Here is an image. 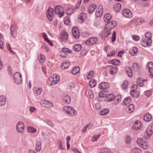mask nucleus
Segmentation results:
<instances>
[{"label": "nucleus", "mask_w": 153, "mask_h": 153, "mask_svg": "<svg viewBox=\"0 0 153 153\" xmlns=\"http://www.w3.org/2000/svg\"><path fill=\"white\" fill-rule=\"evenodd\" d=\"M122 13L123 16L127 18H130L132 16L131 12L127 9H124L123 10Z\"/></svg>", "instance_id": "9"}, {"label": "nucleus", "mask_w": 153, "mask_h": 153, "mask_svg": "<svg viewBox=\"0 0 153 153\" xmlns=\"http://www.w3.org/2000/svg\"><path fill=\"white\" fill-rule=\"evenodd\" d=\"M97 42V38L91 37L87 40L85 42L86 44L88 46L93 45L95 44Z\"/></svg>", "instance_id": "11"}, {"label": "nucleus", "mask_w": 153, "mask_h": 153, "mask_svg": "<svg viewBox=\"0 0 153 153\" xmlns=\"http://www.w3.org/2000/svg\"><path fill=\"white\" fill-rule=\"evenodd\" d=\"M63 109L68 115L73 116H76L77 114L76 111L71 106L65 105Z\"/></svg>", "instance_id": "3"}, {"label": "nucleus", "mask_w": 153, "mask_h": 153, "mask_svg": "<svg viewBox=\"0 0 153 153\" xmlns=\"http://www.w3.org/2000/svg\"><path fill=\"white\" fill-rule=\"evenodd\" d=\"M147 134L148 136H150L153 133V122L146 129Z\"/></svg>", "instance_id": "16"}, {"label": "nucleus", "mask_w": 153, "mask_h": 153, "mask_svg": "<svg viewBox=\"0 0 153 153\" xmlns=\"http://www.w3.org/2000/svg\"><path fill=\"white\" fill-rule=\"evenodd\" d=\"M108 63L115 65H119L120 64V61L116 59L110 60L108 61Z\"/></svg>", "instance_id": "25"}, {"label": "nucleus", "mask_w": 153, "mask_h": 153, "mask_svg": "<svg viewBox=\"0 0 153 153\" xmlns=\"http://www.w3.org/2000/svg\"><path fill=\"white\" fill-rule=\"evenodd\" d=\"M68 85V87L70 88H73L75 86V84L72 82L69 83Z\"/></svg>", "instance_id": "64"}, {"label": "nucleus", "mask_w": 153, "mask_h": 153, "mask_svg": "<svg viewBox=\"0 0 153 153\" xmlns=\"http://www.w3.org/2000/svg\"><path fill=\"white\" fill-rule=\"evenodd\" d=\"M59 77L56 74H53L52 76L49 77L47 82L49 85H53L58 83L59 81Z\"/></svg>", "instance_id": "2"}, {"label": "nucleus", "mask_w": 153, "mask_h": 153, "mask_svg": "<svg viewBox=\"0 0 153 153\" xmlns=\"http://www.w3.org/2000/svg\"><path fill=\"white\" fill-rule=\"evenodd\" d=\"M134 109V108L133 105L130 104L126 108V111L128 113H130L133 111Z\"/></svg>", "instance_id": "20"}, {"label": "nucleus", "mask_w": 153, "mask_h": 153, "mask_svg": "<svg viewBox=\"0 0 153 153\" xmlns=\"http://www.w3.org/2000/svg\"><path fill=\"white\" fill-rule=\"evenodd\" d=\"M152 116L151 114L147 113L146 114L144 117V120L148 122L151 120Z\"/></svg>", "instance_id": "36"}, {"label": "nucleus", "mask_w": 153, "mask_h": 153, "mask_svg": "<svg viewBox=\"0 0 153 153\" xmlns=\"http://www.w3.org/2000/svg\"><path fill=\"white\" fill-rule=\"evenodd\" d=\"M64 23L67 25H68L70 22V21L69 18L68 17H65L64 18Z\"/></svg>", "instance_id": "55"}, {"label": "nucleus", "mask_w": 153, "mask_h": 153, "mask_svg": "<svg viewBox=\"0 0 153 153\" xmlns=\"http://www.w3.org/2000/svg\"><path fill=\"white\" fill-rule=\"evenodd\" d=\"M72 32L74 38L77 39L80 36V33L78 29L76 27H74L72 29Z\"/></svg>", "instance_id": "15"}, {"label": "nucleus", "mask_w": 153, "mask_h": 153, "mask_svg": "<svg viewBox=\"0 0 153 153\" xmlns=\"http://www.w3.org/2000/svg\"><path fill=\"white\" fill-rule=\"evenodd\" d=\"M33 90L34 91L35 94L37 95H39L42 92V90L41 88H39L36 87H34Z\"/></svg>", "instance_id": "27"}, {"label": "nucleus", "mask_w": 153, "mask_h": 153, "mask_svg": "<svg viewBox=\"0 0 153 153\" xmlns=\"http://www.w3.org/2000/svg\"><path fill=\"white\" fill-rule=\"evenodd\" d=\"M137 52L138 49L136 47H134L129 50L130 53L132 55H135Z\"/></svg>", "instance_id": "38"}, {"label": "nucleus", "mask_w": 153, "mask_h": 153, "mask_svg": "<svg viewBox=\"0 0 153 153\" xmlns=\"http://www.w3.org/2000/svg\"><path fill=\"white\" fill-rule=\"evenodd\" d=\"M132 128L136 130H138L140 129L142 127V123L138 120L134 122L132 124Z\"/></svg>", "instance_id": "10"}, {"label": "nucleus", "mask_w": 153, "mask_h": 153, "mask_svg": "<svg viewBox=\"0 0 153 153\" xmlns=\"http://www.w3.org/2000/svg\"><path fill=\"white\" fill-rule=\"evenodd\" d=\"M114 98V95L112 94H110L107 95L106 98L107 99L108 101H112Z\"/></svg>", "instance_id": "47"}, {"label": "nucleus", "mask_w": 153, "mask_h": 153, "mask_svg": "<svg viewBox=\"0 0 153 153\" xmlns=\"http://www.w3.org/2000/svg\"><path fill=\"white\" fill-rule=\"evenodd\" d=\"M68 33L66 32H63L61 35V38L62 41L65 42L67 40Z\"/></svg>", "instance_id": "21"}, {"label": "nucleus", "mask_w": 153, "mask_h": 153, "mask_svg": "<svg viewBox=\"0 0 153 153\" xmlns=\"http://www.w3.org/2000/svg\"><path fill=\"white\" fill-rule=\"evenodd\" d=\"M141 45L144 47H146L147 46H150L152 43L149 42V41H147L146 40L142 39V41L141 42Z\"/></svg>", "instance_id": "23"}, {"label": "nucleus", "mask_w": 153, "mask_h": 153, "mask_svg": "<svg viewBox=\"0 0 153 153\" xmlns=\"http://www.w3.org/2000/svg\"><path fill=\"white\" fill-rule=\"evenodd\" d=\"M145 37L149 41V42L152 43V40L151 39L152 37V35L151 32H148L145 34Z\"/></svg>", "instance_id": "32"}, {"label": "nucleus", "mask_w": 153, "mask_h": 153, "mask_svg": "<svg viewBox=\"0 0 153 153\" xmlns=\"http://www.w3.org/2000/svg\"><path fill=\"white\" fill-rule=\"evenodd\" d=\"M94 72L91 71L88 72L87 75V78L88 79H90L92 78L94 76Z\"/></svg>", "instance_id": "48"}, {"label": "nucleus", "mask_w": 153, "mask_h": 153, "mask_svg": "<svg viewBox=\"0 0 153 153\" xmlns=\"http://www.w3.org/2000/svg\"><path fill=\"white\" fill-rule=\"evenodd\" d=\"M55 11L56 13L59 16V17H62L64 14L63 8L60 6L56 7L55 8Z\"/></svg>", "instance_id": "7"}, {"label": "nucleus", "mask_w": 153, "mask_h": 153, "mask_svg": "<svg viewBox=\"0 0 153 153\" xmlns=\"http://www.w3.org/2000/svg\"><path fill=\"white\" fill-rule=\"evenodd\" d=\"M117 68L116 67L112 66L110 69V74L112 75H114L117 72Z\"/></svg>", "instance_id": "35"}, {"label": "nucleus", "mask_w": 153, "mask_h": 153, "mask_svg": "<svg viewBox=\"0 0 153 153\" xmlns=\"http://www.w3.org/2000/svg\"><path fill=\"white\" fill-rule=\"evenodd\" d=\"M109 87V84L105 82L101 83L99 85V88L101 89H105L108 88Z\"/></svg>", "instance_id": "18"}, {"label": "nucleus", "mask_w": 153, "mask_h": 153, "mask_svg": "<svg viewBox=\"0 0 153 153\" xmlns=\"http://www.w3.org/2000/svg\"><path fill=\"white\" fill-rule=\"evenodd\" d=\"M133 153H143L141 150L138 148L134 147L132 149Z\"/></svg>", "instance_id": "54"}, {"label": "nucleus", "mask_w": 153, "mask_h": 153, "mask_svg": "<svg viewBox=\"0 0 153 153\" xmlns=\"http://www.w3.org/2000/svg\"><path fill=\"white\" fill-rule=\"evenodd\" d=\"M146 0H137V2L142 7L147 6L148 5L146 1Z\"/></svg>", "instance_id": "31"}, {"label": "nucleus", "mask_w": 153, "mask_h": 153, "mask_svg": "<svg viewBox=\"0 0 153 153\" xmlns=\"http://www.w3.org/2000/svg\"><path fill=\"white\" fill-rule=\"evenodd\" d=\"M125 141L127 143H130L131 140L129 136H126L125 137Z\"/></svg>", "instance_id": "61"}, {"label": "nucleus", "mask_w": 153, "mask_h": 153, "mask_svg": "<svg viewBox=\"0 0 153 153\" xmlns=\"http://www.w3.org/2000/svg\"><path fill=\"white\" fill-rule=\"evenodd\" d=\"M121 99V96L120 95H118L114 97V99L115 100V104L116 105L120 101Z\"/></svg>", "instance_id": "37"}, {"label": "nucleus", "mask_w": 153, "mask_h": 153, "mask_svg": "<svg viewBox=\"0 0 153 153\" xmlns=\"http://www.w3.org/2000/svg\"><path fill=\"white\" fill-rule=\"evenodd\" d=\"M70 65L69 62L68 61H65L61 65V68L62 69H65L68 68Z\"/></svg>", "instance_id": "24"}, {"label": "nucleus", "mask_w": 153, "mask_h": 153, "mask_svg": "<svg viewBox=\"0 0 153 153\" xmlns=\"http://www.w3.org/2000/svg\"><path fill=\"white\" fill-rule=\"evenodd\" d=\"M130 94L133 97L137 98L139 97L140 93L138 91H130Z\"/></svg>", "instance_id": "30"}, {"label": "nucleus", "mask_w": 153, "mask_h": 153, "mask_svg": "<svg viewBox=\"0 0 153 153\" xmlns=\"http://www.w3.org/2000/svg\"><path fill=\"white\" fill-rule=\"evenodd\" d=\"M73 10L72 8H70L68 9L67 10L66 13L69 15H71L73 13Z\"/></svg>", "instance_id": "59"}, {"label": "nucleus", "mask_w": 153, "mask_h": 153, "mask_svg": "<svg viewBox=\"0 0 153 153\" xmlns=\"http://www.w3.org/2000/svg\"><path fill=\"white\" fill-rule=\"evenodd\" d=\"M96 84V81L95 79H91L89 83V85L91 88H93Z\"/></svg>", "instance_id": "42"}, {"label": "nucleus", "mask_w": 153, "mask_h": 153, "mask_svg": "<svg viewBox=\"0 0 153 153\" xmlns=\"http://www.w3.org/2000/svg\"><path fill=\"white\" fill-rule=\"evenodd\" d=\"M125 69L128 75L130 77H131L133 76V74L131 68L128 67H126Z\"/></svg>", "instance_id": "29"}, {"label": "nucleus", "mask_w": 153, "mask_h": 153, "mask_svg": "<svg viewBox=\"0 0 153 153\" xmlns=\"http://www.w3.org/2000/svg\"><path fill=\"white\" fill-rule=\"evenodd\" d=\"M111 16L110 14H105L104 16V20L105 22H107L111 19Z\"/></svg>", "instance_id": "43"}, {"label": "nucleus", "mask_w": 153, "mask_h": 153, "mask_svg": "<svg viewBox=\"0 0 153 153\" xmlns=\"http://www.w3.org/2000/svg\"><path fill=\"white\" fill-rule=\"evenodd\" d=\"M27 130L28 132L33 133L36 131V130L34 128L32 127H28Z\"/></svg>", "instance_id": "53"}, {"label": "nucleus", "mask_w": 153, "mask_h": 153, "mask_svg": "<svg viewBox=\"0 0 153 153\" xmlns=\"http://www.w3.org/2000/svg\"><path fill=\"white\" fill-rule=\"evenodd\" d=\"M81 45L79 44L75 45L74 46V50L76 52L79 51L81 49Z\"/></svg>", "instance_id": "44"}, {"label": "nucleus", "mask_w": 153, "mask_h": 153, "mask_svg": "<svg viewBox=\"0 0 153 153\" xmlns=\"http://www.w3.org/2000/svg\"><path fill=\"white\" fill-rule=\"evenodd\" d=\"M146 67L149 69V76L151 78H152L153 77V63L152 62H149Z\"/></svg>", "instance_id": "13"}, {"label": "nucleus", "mask_w": 153, "mask_h": 153, "mask_svg": "<svg viewBox=\"0 0 153 153\" xmlns=\"http://www.w3.org/2000/svg\"><path fill=\"white\" fill-rule=\"evenodd\" d=\"M109 111V110L108 109H104L100 111V114L101 115H104L107 114Z\"/></svg>", "instance_id": "49"}, {"label": "nucleus", "mask_w": 153, "mask_h": 153, "mask_svg": "<svg viewBox=\"0 0 153 153\" xmlns=\"http://www.w3.org/2000/svg\"><path fill=\"white\" fill-rule=\"evenodd\" d=\"M103 13V7L101 5H100L96 9L95 15L97 17L101 16Z\"/></svg>", "instance_id": "12"}, {"label": "nucleus", "mask_w": 153, "mask_h": 153, "mask_svg": "<svg viewBox=\"0 0 153 153\" xmlns=\"http://www.w3.org/2000/svg\"><path fill=\"white\" fill-rule=\"evenodd\" d=\"M100 136V134L98 135H94L91 138V140L92 142L96 141L97 140L98 138H99Z\"/></svg>", "instance_id": "50"}, {"label": "nucleus", "mask_w": 153, "mask_h": 153, "mask_svg": "<svg viewBox=\"0 0 153 153\" xmlns=\"http://www.w3.org/2000/svg\"><path fill=\"white\" fill-rule=\"evenodd\" d=\"M38 60L41 62H43L45 60V57L44 55L40 54L38 57Z\"/></svg>", "instance_id": "41"}, {"label": "nucleus", "mask_w": 153, "mask_h": 153, "mask_svg": "<svg viewBox=\"0 0 153 153\" xmlns=\"http://www.w3.org/2000/svg\"><path fill=\"white\" fill-rule=\"evenodd\" d=\"M96 6L94 4L90 5L88 8V11L90 13H92L96 8Z\"/></svg>", "instance_id": "26"}, {"label": "nucleus", "mask_w": 153, "mask_h": 153, "mask_svg": "<svg viewBox=\"0 0 153 153\" xmlns=\"http://www.w3.org/2000/svg\"><path fill=\"white\" fill-rule=\"evenodd\" d=\"M133 70L135 72H138L140 70V65L137 63H134L132 65Z\"/></svg>", "instance_id": "19"}, {"label": "nucleus", "mask_w": 153, "mask_h": 153, "mask_svg": "<svg viewBox=\"0 0 153 153\" xmlns=\"http://www.w3.org/2000/svg\"><path fill=\"white\" fill-rule=\"evenodd\" d=\"M87 17L86 14L84 13H81L79 15V19L82 21L85 20L86 19Z\"/></svg>", "instance_id": "33"}, {"label": "nucleus", "mask_w": 153, "mask_h": 153, "mask_svg": "<svg viewBox=\"0 0 153 153\" xmlns=\"http://www.w3.org/2000/svg\"><path fill=\"white\" fill-rule=\"evenodd\" d=\"M16 129L19 133H22L24 130V125L23 123L21 122H19L16 125Z\"/></svg>", "instance_id": "14"}, {"label": "nucleus", "mask_w": 153, "mask_h": 153, "mask_svg": "<svg viewBox=\"0 0 153 153\" xmlns=\"http://www.w3.org/2000/svg\"><path fill=\"white\" fill-rule=\"evenodd\" d=\"M133 39L135 41H137L140 39V37L139 36L136 35H134L132 36Z\"/></svg>", "instance_id": "62"}, {"label": "nucleus", "mask_w": 153, "mask_h": 153, "mask_svg": "<svg viewBox=\"0 0 153 153\" xmlns=\"http://www.w3.org/2000/svg\"><path fill=\"white\" fill-rule=\"evenodd\" d=\"M42 107L48 108H51L53 107L52 103L48 101L42 100L40 102Z\"/></svg>", "instance_id": "6"}, {"label": "nucleus", "mask_w": 153, "mask_h": 153, "mask_svg": "<svg viewBox=\"0 0 153 153\" xmlns=\"http://www.w3.org/2000/svg\"><path fill=\"white\" fill-rule=\"evenodd\" d=\"M116 33L115 31L113 32L111 37V41L112 42H114L116 40Z\"/></svg>", "instance_id": "57"}, {"label": "nucleus", "mask_w": 153, "mask_h": 153, "mask_svg": "<svg viewBox=\"0 0 153 153\" xmlns=\"http://www.w3.org/2000/svg\"><path fill=\"white\" fill-rule=\"evenodd\" d=\"M152 93V91L150 90L146 91L144 92L145 95L148 97L150 96L151 95Z\"/></svg>", "instance_id": "60"}, {"label": "nucleus", "mask_w": 153, "mask_h": 153, "mask_svg": "<svg viewBox=\"0 0 153 153\" xmlns=\"http://www.w3.org/2000/svg\"><path fill=\"white\" fill-rule=\"evenodd\" d=\"M13 79L15 83L17 84L21 83L22 78L21 74L19 72H16L14 74Z\"/></svg>", "instance_id": "5"}, {"label": "nucleus", "mask_w": 153, "mask_h": 153, "mask_svg": "<svg viewBox=\"0 0 153 153\" xmlns=\"http://www.w3.org/2000/svg\"><path fill=\"white\" fill-rule=\"evenodd\" d=\"M16 27L14 24H12L10 28L12 35L13 36V34L15 33Z\"/></svg>", "instance_id": "56"}, {"label": "nucleus", "mask_w": 153, "mask_h": 153, "mask_svg": "<svg viewBox=\"0 0 153 153\" xmlns=\"http://www.w3.org/2000/svg\"><path fill=\"white\" fill-rule=\"evenodd\" d=\"M114 8L115 11L118 12L121 10V5L119 3H116L114 6Z\"/></svg>", "instance_id": "22"}, {"label": "nucleus", "mask_w": 153, "mask_h": 153, "mask_svg": "<svg viewBox=\"0 0 153 153\" xmlns=\"http://www.w3.org/2000/svg\"><path fill=\"white\" fill-rule=\"evenodd\" d=\"M128 85V82L127 80L124 81L122 83V88L124 89H127Z\"/></svg>", "instance_id": "46"}, {"label": "nucleus", "mask_w": 153, "mask_h": 153, "mask_svg": "<svg viewBox=\"0 0 153 153\" xmlns=\"http://www.w3.org/2000/svg\"><path fill=\"white\" fill-rule=\"evenodd\" d=\"M62 52L66 53V52L71 53L72 51L71 50H69L67 48H64L62 49Z\"/></svg>", "instance_id": "58"}, {"label": "nucleus", "mask_w": 153, "mask_h": 153, "mask_svg": "<svg viewBox=\"0 0 153 153\" xmlns=\"http://www.w3.org/2000/svg\"><path fill=\"white\" fill-rule=\"evenodd\" d=\"M131 100V97H126L124 100V103L125 105L129 103Z\"/></svg>", "instance_id": "52"}, {"label": "nucleus", "mask_w": 153, "mask_h": 153, "mask_svg": "<svg viewBox=\"0 0 153 153\" xmlns=\"http://www.w3.org/2000/svg\"><path fill=\"white\" fill-rule=\"evenodd\" d=\"M47 16L48 20L52 21L53 19V10L51 7H49L47 11Z\"/></svg>", "instance_id": "8"}, {"label": "nucleus", "mask_w": 153, "mask_h": 153, "mask_svg": "<svg viewBox=\"0 0 153 153\" xmlns=\"http://www.w3.org/2000/svg\"><path fill=\"white\" fill-rule=\"evenodd\" d=\"M80 70V68L78 66H76L74 68L72 71V73L73 74L75 75L79 73Z\"/></svg>", "instance_id": "40"}, {"label": "nucleus", "mask_w": 153, "mask_h": 153, "mask_svg": "<svg viewBox=\"0 0 153 153\" xmlns=\"http://www.w3.org/2000/svg\"><path fill=\"white\" fill-rule=\"evenodd\" d=\"M41 143L40 142H38L36 146V150L37 151H40L41 149Z\"/></svg>", "instance_id": "45"}, {"label": "nucleus", "mask_w": 153, "mask_h": 153, "mask_svg": "<svg viewBox=\"0 0 153 153\" xmlns=\"http://www.w3.org/2000/svg\"><path fill=\"white\" fill-rule=\"evenodd\" d=\"M6 102V99L4 96H0V106L4 105Z\"/></svg>", "instance_id": "28"}, {"label": "nucleus", "mask_w": 153, "mask_h": 153, "mask_svg": "<svg viewBox=\"0 0 153 153\" xmlns=\"http://www.w3.org/2000/svg\"><path fill=\"white\" fill-rule=\"evenodd\" d=\"M115 51L114 50H112L111 51L110 53H108L107 56H113L115 55Z\"/></svg>", "instance_id": "63"}, {"label": "nucleus", "mask_w": 153, "mask_h": 153, "mask_svg": "<svg viewBox=\"0 0 153 153\" xmlns=\"http://www.w3.org/2000/svg\"><path fill=\"white\" fill-rule=\"evenodd\" d=\"M144 80L141 78L138 79L137 81V84L140 86H142L143 85V82Z\"/></svg>", "instance_id": "51"}, {"label": "nucleus", "mask_w": 153, "mask_h": 153, "mask_svg": "<svg viewBox=\"0 0 153 153\" xmlns=\"http://www.w3.org/2000/svg\"><path fill=\"white\" fill-rule=\"evenodd\" d=\"M117 22L115 21H113L107 24L105 26L104 36L107 37L111 33L110 30L116 26Z\"/></svg>", "instance_id": "1"}, {"label": "nucleus", "mask_w": 153, "mask_h": 153, "mask_svg": "<svg viewBox=\"0 0 153 153\" xmlns=\"http://www.w3.org/2000/svg\"><path fill=\"white\" fill-rule=\"evenodd\" d=\"M137 144L144 149L149 148V145L146 140L143 138H138L137 141Z\"/></svg>", "instance_id": "4"}, {"label": "nucleus", "mask_w": 153, "mask_h": 153, "mask_svg": "<svg viewBox=\"0 0 153 153\" xmlns=\"http://www.w3.org/2000/svg\"><path fill=\"white\" fill-rule=\"evenodd\" d=\"M62 100L66 104H69L71 101L70 97L66 94H64L62 97Z\"/></svg>", "instance_id": "17"}, {"label": "nucleus", "mask_w": 153, "mask_h": 153, "mask_svg": "<svg viewBox=\"0 0 153 153\" xmlns=\"http://www.w3.org/2000/svg\"><path fill=\"white\" fill-rule=\"evenodd\" d=\"M145 22L144 19L140 18H138L136 19L135 24L137 25H140L142 23H144Z\"/></svg>", "instance_id": "39"}, {"label": "nucleus", "mask_w": 153, "mask_h": 153, "mask_svg": "<svg viewBox=\"0 0 153 153\" xmlns=\"http://www.w3.org/2000/svg\"><path fill=\"white\" fill-rule=\"evenodd\" d=\"M42 37L43 38L44 40L48 42L49 43L50 45L51 46H52L53 44L51 42L50 40H48V36L45 33H42Z\"/></svg>", "instance_id": "34"}]
</instances>
